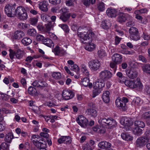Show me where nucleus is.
<instances>
[{
	"label": "nucleus",
	"instance_id": "obj_1",
	"mask_svg": "<svg viewBox=\"0 0 150 150\" xmlns=\"http://www.w3.org/2000/svg\"><path fill=\"white\" fill-rule=\"evenodd\" d=\"M16 5L15 3L9 4L6 5L4 11L7 16L9 17H13L15 15Z\"/></svg>",
	"mask_w": 150,
	"mask_h": 150
},
{
	"label": "nucleus",
	"instance_id": "obj_2",
	"mask_svg": "<svg viewBox=\"0 0 150 150\" xmlns=\"http://www.w3.org/2000/svg\"><path fill=\"white\" fill-rule=\"evenodd\" d=\"M15 15H17L19 19L23 21L26 20L28 16L25 8L22 6L16 7Z\"/></svg>",
	"mask_w": 150,
	"mask_h": 150
},
{
	"label": "nucleus",
	"instance_id": "obj_3",
	"mask_svg": "<svg viewBox=\"0 0 150 150\" xmlns=\"http://www.w3.org/2000/svg\"><path fill=\"white\" fill-rule=\"evenodd\" d=\"M9 57L11 62L14 61V58L20 59L22 58L24 54V52L23 50L18 49L16 52L11 49H9Z\"/></svg>",
	"mask_w": 150,
	"mask_h": 150
},
{
	"label": "nucleus",
	"instance_id": "obj_4",
	"mask_svg": "<svg viewBox=\"0 0 150 150\" xmlns=\"http://www.w3.org/2000/svg\"><path fill=\"white\" fill-rule=\"evenodd\" d=\"M128 102V99L126 97H122V98H118L115 100V104L117 107L125 111L127 109L126 103Z\"/></svg>",
	"mask_w": 150,
	"mask_h": 150
},
{
	"label": "nucleus",
	"instance_id": "obj_5",
	"mask_svg": "<svg viewBox=\"0 0 150 150\" xmlns=\"http://www.w3.org/2000/svg\"><path fill=\"white\" fill-rule=\"evenodd\" d=\"M111 72L107 69L102 71L99 74V76L101 80L106 81L110 79L112 76Z\"/></svg>",
	"mask_w": 150,
	"mask_h": 150
},
{
	"label": "nucleus",
	"instance_id": "obj_6",
	"mask_svg": "<svg viewBox=\"0 0 150 150\" xmlns=\"http://www.w3.org/2000/svg\"><path fill=\"white\" fill-rule=\"evenodd\" d=\"M83 28L81 26L78 28L77 34L79 38H94L95 34L91 31H89L88 32L85 31L79 32V31Z\"/></svg>",
	"mask_w": 150,
	"mask_h": 150
},
{
	"label": "nucleus",
	"instance_id": "obj_7",
	"mask_svg": "<svg viewBox=\"0 0 150 150\" xmlns=\"http://www.w3.org/2000/svg\"><path fill=\"white\" fill-rule=\"evenodd\" d=\"M89 67L92 70L96 71L100 66V62L97 60H93L90 61L88 63Z\"/></svg>",
	"mask_w": 150,
	"mask_h": 150
},
{
	"label": "nucleus",
	"instance_id": "obj_8",
	"mask_svg": "<svg viewBox=\"0 0 150 150\" xmlns=\"http://www.w3.org/2000/svg\"><path fill=\"white\" fill-rule=\"evenodd\" d=\"M39 138H40L39 136L35 135H33L31 137V140L33 144L37 147H45V143L40 142V140H38Z\"/></svg>",
	"mask_w": 150,
	"mask_h": 150
},
{
	"label": "nucleus",
	"instance_id": "obj_9",
	"mask_svg": "<svg viewBox=\"0 0 150 150\" xmlns=\"http://www.w3.org/2000/svg\"><path fill=\"white\" fill-rule=\"evenodd\" d=\"M76 121L78 124L82 127L86 128L88 125V121L82 115H80L76 118Z\"/></svg>",
	"mask_w": 150,
	"mask_h": 150
},
{
	"label": "nucleus",
	"instance_id": "obj_10",
	"mask_svg": "<svg viewBox=\"0 0 150 150\" xmlns=\"http://www.w3.org/2000/svg\"><path fill=\"white\" fill-rule=\"evenodd\" d=\"M106 13L107 16L110 17L115 18L117 15V11L116 9L110 7L107 9Z\"/></svg>",
	"mask_w": 150,
	"mask_h": 150
},
{
	"label": "nucleus",
	"instance_id": "obj_11",
	"mask_svg": "<svg viewBox=\"0 0 150 150\" xmlns=\"http://www.w3.org/2000/svg\"><path fill=\"white\" fill-rule=\"evenodd\" d=\"M74 95L73 92L70 90H64L62 93L63 98L66 100H68L72 98Z\"/></svg>",
	"mask_w": 150,
	"mask_h": 150
},
{
	"label": "nucleus",
	"instance_id": "obj_12",
	"mask_svg": "<svg viewBox=\"0 0 150 150\" xmlns=\"http://www.w3.org/2000/svg\"><path fill=\"white\" fill-rule=\"evenodd\" d=\"M126 73L128 77L131 79H134L138 75L137 71L133 69L127 70H126Z\"/></svg>",
	"mask_w": 150,
	"mask_h": 150
},
{
	"label": "nucleus",
	"instance_id": "obj_13",
	"mask_svg": "<svg viewBox=\"0 0 150 150\" xmlns=\"http://www.w3.org/2000/svg\"><path fill=\"white\" fill-rule=\"evenodd\" d=\"M38 41H41L42 43L47 46L51 47L53 46L52 41L49 38H36Z\"/></svg>",
	"mask_w": 150,
	"mask_h": 150
},
{
	"label": "nucleus",
	"instance_id": "obj_14",
	"mask_svg": "<svg viewBox=\"0 0 150 150\" xmlns=\"http://www.w3.org/2000/svg\"><path fill=\"white\" fill-rule=\"evenodd\" d=\"M71 138L69 136H62L58 140V142L59 144L64 143L66 144H69L71 142Z\"/></svg>",
	"mask_w": 150,
	"mask_h": 150
},
{
	"label": "nucleus",
	"instance_id": "obj_15",
	"mask_svg": "<svg viewBox=\"0 0 150 150\" xmlns=\"http://www.w3.org/2000/svg\"><path fill=\"white\" fill-rule=\"evenodd\" d=\"M148 142L146 141L144 137L143 136L139 137L136 141V145L137 147H142L146 145Z\"/></svg>",
	"mask_w": 150,
	"mask_h": 150
},
{
	"label": "nucleus",
	"instance_id": "obj_16",
	"mask_svg": "<svg viewBox=\"0 0 150 150\" xmlns=\"http://www.w3.org/2000/svg\"><path fill=\"white\" fill-rule=\"evenodd\" d=\"M105 81L102 80H98V81L93 83V88L101 90V89L105 85Z\"/></svg>",
	"mask_w": 150,
	"mask_h": 150
},
{
	"label": "nucleus",
	"instance_id": "obj_17",
	"mask_svg": "<svg viewBox=\"0 0 150 150\" xmlns=\"http://www.w3.org/2000/svg\"><path fill=\"white\" fill-rule=\"evenodd\" d=\"M120 123L122 125L126 126H130L133 124L132 121L127 117L122 118L120 120Z\"/></svg>",
	"mask_w": 150,
	"mask_h": 150
},
{
	"label": "nucleus",
	"instance_id": "obj_18",
	"mask_svg": "<svg viewBox=\"0 0 150 150\" xmlns=\"http://www.w3.org/2000/svg\"><path fill=\"white\" fill-rule=\"evenodd\" d=\"M98 146L101 149L106 150L111 146V144L109 142L102 141L100 142L98 144Z\"/></svg>",
	"mask_w": 150,
	"mask_h": 150
},
{
	"label": "nucleus",
	"instance_id": "obj_19",
	"mask_svg": "<svg viewBox=\"0 0 150 150\" xmlns=\"http://www.w3.org/2000/svg\"><path fill=\"white\" fill-rule=\"evenodd\" d=\"M112 61L119 64L122 61V57L119 54L115 53L112 56Z\"/></svg>",
	"mask_w": 150,
	"mask_h": 150
},
{
	"label": "nucleus",
	"instance_id": "obj_20",
	"mask_svg": "<svg viewBox=\"0 0 150 150\" xmlns=\"http://www.w3.org/2000/svg\"><path fill=\"white\" fill-rule=\"evenodd\" d=\"M127 14L122 12H120L117 19L118 21L121 23L125 22L127 20Z\"/></svg>",
	"mask_w": 150,
	"mask_h": 150
},
{
	"label": "nucleus",
	"instance_id": "obj_21",
	"mask_svg": "<svg viewBox=\"0 0 150 150\" xmlns=\"http://www.w3.org/2000/svg\"><path fill=\"white\" fill-rule=\"evenodd\" d=\"M110 93L108 91H106L104 92L102 96V99L105 103H108L110 102Z\"/></svg>",
	"mask_w": 150,
	"mask_h": 150
},
{
	"label": "nucleus",
	"instance_id": "obj_22",
	"mask_svg": "<svg viewBox=\"0 0 150 150\" xmlns=\"http://www.w3.org/2000/svg\"><path fill=\"white\" fill-rule=\"evenodd\" d=\"M129 33L132 38L137 37L139 33L138 29L135 27L131 28L129 30Z\"/></svg>",
	"mask_w": 150,
	"mask_h": 150
},
{
	"label": "nucleus",
	"instance_id": "obj_23",
	"mask_svg": "<svg viewBox=\"0 0 150 150\" xmlns=\"http://www.w3.org/2000/svg\"><path fill=\"white\" fill-rule=\"evenodd\" d=\"M48 4L46 1H43L40 3L39 8L43 12H46L48 10Z\"/></svg>",
	"mask_w": 150,
	"mask_h": 150
},
{
	"label": "nucleus",
	"instance_id": "obj_24",
	"mask_svg": "<svg viewBox=\"0 0 150 150\" xmlns=\"http://www.w3.org/2000/svg\"><path fill=\"white\" fill-rule=\"evenodd\" d=\"M100 25L103 29L107 30L110 27L111 23L109 21L105 20L102 22Z\"/></svg>",
	"mask_w": 150,
	"mask_h": 150
},
{
	"label": "nucleus",
	"instance_id": "obj_25",
	"mask_svg": "<svg viewBox=\"0 0 150 150\" xmlns=\"http://www.w3.org/2000/svg\"><path fill=\"white\" fill-rule=\"evenodd\" d=\"M71 16L70 13L66 12H63L60 17V18L64 22L67 21L69 18Z\"/></svg>",
	"mask_w": 150,
	"mask_h": 150
},
{
	"label": "nucleus",
	"instance_id": "obj_26",
	"mask_svg": "<svg viewBox=\"0 0 150 150\" xmlns=\"http://www.w3.org/2000/svg\"><path fill=\"white\" fill-rule=\"evenodd\" d=\"M121 136L122 138L125 140L131 141L133 139V137L128 133H122Z\"/></svg>",
	"mask_w": 150,
	"mask_h": 150
},
{
	"label": "nucleus",
	"instance_id": "obj_27",
	"mask_svg": "<svg viewBox=\"0 0 150 150\" xmlns=\"http://www.w3.org/2000/svg\"><path fill=\"white\" fill-rule=\"evenodd\" d=\"M134 87L133 88H139V89L142 88V85L141 82L139 81V79L137 78L136 80H133Z\"/></svg>",
	"mask_w": 150,
	"mask_h": 150
},
{
	"label": "nucleus",
	"instance_id": "obj_28",
	"mask_svg": "<svg viewBox=\"0 0 150 150\" xmlns=\"http://www.w3.org/2000/svg\"><path fill=\"white\" fill-rule=\"evenodd\" d=\"M81 84L84 86H89V87H91L92 86V83H89V79L88 78H84L81 81Z\"/></svg>",
	"mask_w": 150,
	"mask_h": 150
},
{
	"label": "nucleus",
	"instance_id": "obj_29",
	"mask_svg": "<svg viewBox=\"0 0 150 150\" xmlns=\"http://www.w3.org/2000/svg\"><path fill=\"white\" fill-rule=\"evenodd\" d=\"M96 48V45L93 43L91 42L89 44H87L85 46V49L89 51H93Z\"/></svg>",
	"mask_w": 150,
	"mask_h": 150
},
{
	"label": "nucleus",
	"instance_id": "obj_30",
	"mask_svg": "<svg viewBox=\"0 0 150 150\" xmlns=\"http://www.w3.org/2000/svg\"><path fill=\"white\" fill-rule=\"evenodd\" d=\"M28 93L32 96H35L37 95L38 93L36 88L33 86H30L28 89Z\"/></svg>",
	"mask_w": 150,
	"mask_h": 150
},
{
	"label": "nucleus",
	"instance_id": "obj_31",
	"mask_svg": "<svg viewBox=\"0 0 150 150\" xmlns=\"http://www.w3.org/2000/svg\"><path fill=\"white\" fill-rule=\"evenodd\" d=\"M81 70L83 74L85 76H89V73L86 65L83 64H81Z\"/></svg>",
	"mask_w": 150,
	"mask_h": 150
},
{
	"label": "nucleus",
	"instance_id": "obj_32",
	"mask_svg": "<svg viewBox=\"0 0 150 150\" xmlns=\"http://www.w3.org/2000/svg\"><path fill=\"white\" fill-rule=\"evenodd\" d=\"M24 35V33L23 31L18 30L14 32L13 38H22Z\"/></svg>",
	"mask_w": 150,
	"mask_h": 150
},
{
	"label": "nucleus",
	"instance_id": "obj_33",
	"mask_svg": "<svg viewBox=\"0 0 150 150\" xmlns=\"http://www.w3.org/2000/svg\"><path fill=\"white\" fill-rule=\"evenodd\" d=\"M13 138V136L12 133H8L6 134L5 137V141L10 143L12 139Z\"/></svg>",
	"mask_w": 150,
	"mask_h": 150
},
{
	"label": "nucleus",
	"instance_id": "obj_34",
	"mask_svg": "<svg viewBox=\"0 0 150 150\" xmlns=\"http://www.w3.org/2000/svg\"><path fill=\"white\" fill-rule=\"evenodd\" d=\"M133 132L134 134L136 135L139 136L142 133V130L139 127H135L133 129Z\"/></svg>",
	"mask_w": 150,
	"mask_h": 150
},
{
	"label": "nucleus",
	"instance_id": "obj_35",
	"mask_svg": "<svg viewBox=\"0 0 150 150\" xmlns=\"http://www.w3.org/2000/svg\"><path fill=\"white\" fill-rule=\"evenodd\" d=\"M80 40L81 42L86 45L89 44L92 42L93 41L92 38H80Z\"/></svg>",
	"mask_w": 150,
	"mask_h": 150
},
{
	"label": "nucleus",
	"instance_id": "obj_36",
	"mask_svg": "<svg viewBox=\"0 0 150 150\" xmlns=\"http://www.w3.org/2000/svg\"><path fill=\"white\" fill-rule=\"evenodd\" d=\"M105 4L103 2L99 3L97 5V8L100 12H103L105 9Z\"/></svg>",
	"mask_w": 150,
	"mask_h": 150
},
{
	"label": "nucleus",
	"instance_id": "obj_37",
	"mask_svg": "<svg viewBox=\"0 0 150 150\" xmlns=\"http://www.w3.org/2000/svg\"><path fill=\"white\" fill-rule=\"evenodd\" d=\"M84 5L86 6H89L91 4H93L96 2V0H81Z\"/></svg>",
	"mask_w": 150,
	"mask_h": 150
},
{
	"label": "nucleus",
	"instance_id": "obj_38",
	"mask_svg": "<svg viewBox=\"0 0 150 150\" xmlns=\"http://www.w3.org/2000/svg\"><path fill=\"white\" fill-rule=\"evenodd\" d=\"M134 125L135 126L137 127L142 128H144L145 126V124L143 122L139 120L135 121Z\"/></svg>",
	"mask_w": 150,
	"mask_h": 150
},
{
	"label": "nucleus",
	"instance_id": "obj_39",
	"mask_svg": "<svg viewBox=\"0 0 150 150\" xmlns=\"http://www.w3.org/2000/svg\"><path fill=\"white\" fill-rule=\"evenodd\" d=\"M144 137L146 139V141L148 142H150V130L146 129L144 132Z\"/></svg>",
	"mask_w": 150,
	"mask_h": 150
},
{
	"label": "nucleus",
	"instance_id": "obj_40",
	"mask_svg": "<svg viewBox=\"0 0 150 150\" xmlns=\"http://www.w3.org/2000/svg\"><path fill=\"white\" fill-rule=\"evenodd\" d=\"M143 71L149 74H150V64H147L144 65L142 67Z\"/></svg>",
	"mask_w": 150,
	"mask_h": 150
},
{
	"label": "nucleus",
	"instance_id": "obj_41",
	"mask_svg": "<svg viewBox=\"0 0 150 150\" xmlns=\"http://www.w3.org/2000/svg\"><path fill=\"white\" fill-rule=\"evenodd\" d=\"M110 122L108 126V128L110 129L115 127L117 125V123L115 120L112 118H110Z\"/></svg>",
	"mask_w": 150,
	"mask_h": 150
},
{
	"label": "nucleus",
	"instance_id": "obj_42",
	"mask_svg": "<svg viewBox=\"0 0 150 150\" xmlns=\"http://www.w3.org/2000/svg\"><path fill=\"white\" fill-rule=\"evenodd\" d=\"M21 42L25 45H28L32 42V41L30 38H23Z\"/></svg>",
	"mask_w": 150,
	"mask_h": 150
},
{
	"label": "nucleus",
	"instance_id": "obj_43",
	"mask_svg": "<svg viewBox=\"0 0 150 150\" xmlns=\"http://www.w3.org/2000/svg\"><path fill=\"white\" fill-rule=\"evenodd\" d=\"M59 26L64 30L66 33H68L69 32V29L68 26L65 24H60Z\"/></svg>",
	"mask_w": 150,
	"mask_h": 150
},
{
	"label": "nucleus",
	"instance_id": "obj_44",
	"mask_svg": "<svg viewBox=\"0 0 150 150\" xmlns=\"http://www.w3.org/2000/svg\"><path fill=\"white\" fill-rule=\"evenodd\" d=\"M125 84L127 86L129 87L130 88H133L134 87L133 80L132 81L129 80H126L125 82Z\"/></svg>",
	"mask_w": 150,
	"mask_h": 150
},
{
	"label": "nucleus",
	"instance_id": "obj_45",
	"mask_svg": "<svg viewBox=\"0 0 150 150\" xmlns=\"http://www.w3.org/2000/svg\"><path fill=\"white\" fill-rule=\"evenodd\" d=\"M38 17H34L30 18V23L33 25H35L38 23Z\"/></svg>",
	"mask_w": 150,
	"mask_h": 150
},
{
	"label": "nucleus",
	"instance_id": "obj_46",
	"mask_svg": "<svg viewBox=\"0 0 150 150\" xmlns=\"http://www.w3.org/2000/svg\"><path fill=\"white\" fill-rule=\"evenodd\" d=\"M52 76L53 78L57 80L60 79L62 77L61 74L59 72H53Z\"/></svg>",
	"mask_w": 150,
	"mask_h": 150
},
{
	"label": "nucleus",
	"instance_id": "obj_47",
	"mask_svg": "<svg viewBox=\"0 0 150 150\" xmlns=\"http://www.w3.org/2000/svg\"><path fill=\"white\" fill-rule=\"evenodd\" d=\"M48 84L45 82L39 80L38 88L41 89L43 88L44 87H47Z\"/></svg>",
	"mask_w": 150,
	"mask_h": 150
},
{
	"label": "nucleus",
	"instance_id": "obj_48",
	"mask_svg": "<svg viewBox=\"0 0 150 150\" xmlns=\"http://www.w3.org/2000/svg\"><path fill=\"white\" fill-rule=\"evenodd\" d=\"M28 33L31 36L35 37L36 35L37 32L35 29L32 28L28 30Z\"/></svg>",
	"mask_w": 150,
	"mask_h": 150
},
{
	"label": "nucleus",
	"instance_id": "obj_49",
	"mask_svg": "<svg viewBox=\"0 0 150 150\" xmlns=\"http://www.w3.org/2000/svg\"><path fill=\"white\" fill-rule=\"evenodd\" d=\"M94 89L93 91L92 97L94 98L98 95L101 93V90L97 88H93Z\"/></svg>",
	"mask_w": 150,
	"mask_h": 150
},
{
	"label": "nucleus",
	"instance_id": "obj_50",
	"mask_svg": "<svg viewBox=\"0 0 150 150\" xmlns=\"http://www.w3.org/2000/svg\"><path fill=\"white\" fill-rule=\"evenodd\" d=\"M88 112H89L92 116L95 117L97 115V112L96 111L93 109H89L87 110Z\"/></svg>",
	"mask_w": 150,
	"mask_h": 150
},
{
	"label": "nucleus",
	"instance_id": "obj_51",
	"mask_svg": "<svg viewBox=\"0 0 150 150\" xmlns=\"http://www.w3.org/2000/svg\"><path fill=\"white\" fill-rule=\"evenodd\" d=\"M71 70L74 71L76 72H78L79 70V67L76 64H74L72 66H69Z\"/></svg>",
	"mask_w": 150,
	"mask_h": 150
},
{
	"label": "nucleus",
	"instance_id": "obj_52",
	"mask_svg": "<svg viewBox=\"0 0 150 150\" xmlns=\"http://www.w3.org/2000/svg\"><path fill=\"white\" fill-rule=\"evenodd\" d=\"M98 54L100 57L102 58L106 56V53L104 50L101 49L98 51Z\"/></svg>",
	"mask_w": 150,
	"mask_h": 150
},
{
	"label": "nucleus",
	"instance_id": "obj_53",
	"mask_svg": "<svg viewBox=\"0 0 150 150\" xmlns=\"http://www.w3.org/2000/svg\"><path fill=\"white\" fill-rule=\"evenodd\" d=\"M2 99L4 100L7 101L10 98V96L3 93H0Z\"/></svg>",
	"mask_w": 150,
	"mask_h": 150
},
{
	"label": "nucleus",
	"instance_id": "obj_54",
	"mask_svg": "<svg viewBox=\"0 0 150 150\" xmlns=\"http://www.w3.org/2000/svg\"><path fill=\"white\" fill-rule=\"evenodd\" d=\"M50 4L53 5H58L60 4L61 0H49Z\"/></svg>",
	"mask_w": 150,
	"mask_h": 150
},
{
	"label": "nucleus",
	"instance_id": "obj_55",
	"mask_svg": "<svg viewBox=\"0 0 150 150\" xmlns=\"http://www.w3.org/2000/svg\"><path fill=\"white\" fill-rule=\"evenodd\" d=\"M135 51L132 50H131L130 51L125 50L123 51V54L126 55H132L135 53Z\"/></svg>",
	"mask_w": 150,
	"mask_h": 150
},
{
	"label": "nucleus",
	"instance_id": "obj_56",
	"mask_svg": "<svg viewBox=\"0 0 150 150\" xmlns=\"http://www.w3.org/2000/svg\"><path fill=\"white\" fill-rule=\"evenodd\" d=\"M60 49V48L59 47L56 46L52 51L54 52L55 55H58L59 54Z\"/></svg>",
	"mask_w": 150,
	"mask_h": 150
},
{
	"label": "nucleus",
	"instance_id": "obj_57",
	"mask_svg": "<svg viewBox=\"0 0 150 150\" xmlns=\"http://www.w3.org/2000/svg\"><path fill=\"white\" fill-rule=\"evenodd\" d=\"M142 117L143 118L146 119L150 117V112H146L142 115Z\"/></svg>",
	"mask_w": 150,
	"mask_h": 150
},
{
	"label": "nucleus",
	"instance_id": "obj_58",
	"mask_svg": "<svg viewBox=\"0 0 150 150\" xmlns=\"http://www.w3.org/2000/svg\"><path fill=\"white\" fill-rule=\"evenodd\" d=\"M9 144H8L6 142H3L1 144L2 149L3 150L8 149L9 147Z\"/></svg>",
	"mask_w": 150,
	"mask_h": 150
},
{
	"label": "nucleus",
	"instance_id": "obj_59",
	"mask_svg": "<svg viewBox=\"0 0 150 150\" xmlns=\"http://www.w3.org/2000/svg\"><path fill=\"white\" fill-rule=\"evenodd\" d=\"M139 60L143 62L146 63L147 62V60L146 58L142 55L139 56Z\"/></svg>",
	"mask_w": 150,
	"mask_h": 150
},
{
	"label": "nucleus",
	"instance_id": "obj_60",
	"mask_svg": "<svg viewBox=\"0 0 150 150\" xmlns=\"http://www.w3.org/2000/svg\"><path fill=\"white\" fill-rule=\"evenodd\" d=\"M40 135L45 138H48L49 137V134L47 133L44 132H41L40 134Z\"/></svg>",
	"mask_w": 150,
	"mask_h": 150
},
{
	"label": "nucleus",
	"instance_id": "obj_61",
	"mask_svg": "<svg viewBox=\"0 0 150 150\" xmlns=\"http://www.w3.org/2000/svg\"><path fill=\"white\" fill-rule=\"evenodd\" d=\"M135 18L136 19L140 20V21H139V23H143L144 22H143L142 20L143 19L142 17L139 14H137L135 16Z\"/></svg>",
	"mask_w": 150,
	"mask_h": 150
},
{
	"label": "nucleus",
	"instance_id": "obj_62",
	"mask_svg": "<svg viewBox=\"0 0 150 150\" xmlns=\"http://www.w3.org/2000/svg\"><path fill=\"white\" fill-rule=\"evenodd\" d=\"M45 105L46 106L52 107L54 106L55 105V104L53 102H51L50 101H48L45 103Z\"/></svg>",
	"mask_w": 150,
	"mask_h": 150
},
{
	"label": "nucleus",
	"instance_id": "obj_63",
	"mask_svg": "<svg viewBox=\"0 0 150 150\" xmlns=\"http://www.w3.org/2000/svg\"><path fill=\"white\" fill-rule=\"evenodd\" d=\"M145 90L147 94L150 96V86H146Z\"/></svg>",
	"mask_w": 150,
	"mask_h": 150
},
{
	"label": "nucleus",
	"instance_id": "obj_64",
	"mask_svg": "<svg viewBox=\"0 0 150 150\" xmlns=\"http://www.w3.org/2000/svg\"><path fill=\"white\" fill-rule=\"evenodd\" d=\"M83 150H92L91 147L89 144L85 146L83 148Z\"/></svg>",
	"mask_w": 150,
	"mask_h": 150
}]
</instances>
